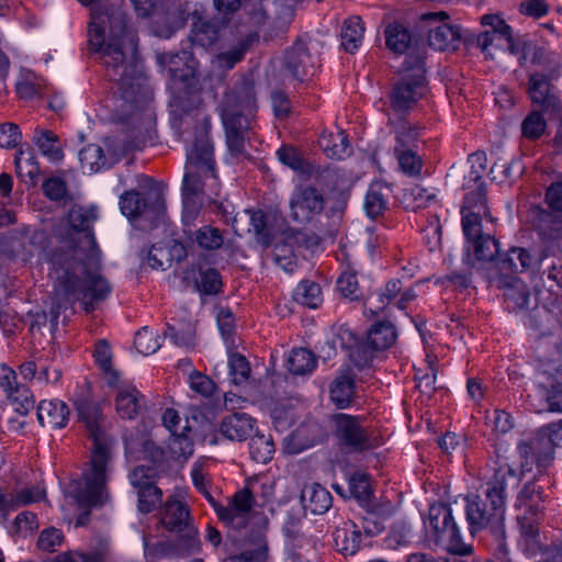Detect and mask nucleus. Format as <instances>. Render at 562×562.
<instances>
[{
  "instance_id": "1",
  "label": "nucleus",
  "mask_w": 562,
  "mask_h": 562,
  "mask_svg": "<svg viewBox=\"0 0 562 562\" xmlns=\"http://www.w3.org/2000/svg\"><path fill=\"white\" fill-rule=\"evenodd\" d=\"M89 43L100 54L111 79L119 81L125 101L138 102L146 97V79L136 60L137 37L127 29L122 12H93Z\"/></svg>"
},
{
  "instance_id": "2",
  "label": "nucleus",
  "mask_w": 562,
  "mask_h": 562,
  "mask_svg": "<svg viewBox=\"0 0 562 562\" xmlns=\"http://www.w3.org/2000/svg\"><path fill=\"white\" fill-rule=\"evenodd\" d=\"M79 419L85 424L92 439L89 469L83 473L82 482H72L66 492V501L85 509L76 526H85L90 517L89 508L102 505L109 498L106 483L110 479L113 461V440L104 431L100 405L87 400L77 403Z\"/></svg>"
},
{
  "instance_id": "3",
  "label": "nucleus",
  "mask_w": 562,
  "mask_h": 562,
  "mask_svg": "<svg viewBox=\"0 0 562 562\" xmlns=\"http://www.w3.org/2000/svg\"><path fill=\"white\" fill-rule=\"evenodd\" d=\"M472 165L465 178L464 188L469 192L464 196L462 213V232L465 238L462 261L472 271L491 282L492 271V236L484 231L483 221L492 222L487 205V184L482 181L486 169L485 153H474L469 157Z\"/></svg>"
},
{
  "instance_id": "4",
  "label": "nucleus",
  "mask_w": 562,
  "mask_h": 562,
  "mask_svg": "<svg viewBox=\"0 0 562 562\" xmlns=\"http://www.w3.org/2000/svg\"><path fill=\"white\" fill-rule=\"evenodd\" d=\"M214 509L220 520L228 528L238 531L248 529L251 537L248 541L239 540L228 535V539L240 552L231 554L226 562H265L267 558V546L260 532L266 522L263 514L255 508V498L248 488L236 492L227 505L216 504Z\"/></svg>"
},
{
  "instance_id": "5",
  "label": "nucleus",
  "mask_w": 562,
  "mask_h": 562,
  "mask_svg": "<svg viewBox=\"0 0 562 562\" xmlns=\"http://www.w3.org/2000/svg\"><path fill=\"white\" fill-rule=\"evenodd\" d=\"M56 274V295L67 302H80L83 310L90 313L106 300L112 291L110 282L99 272L100 251L97 262L86 265L79 256L70 257L69 262L52 263Z\"/></svg>"
},
{
  "instance_id": "6",
  "label": "nucleus",
  "mask_w": 562,
  "mask_h": 562,
  "mask_svg": "<svg viewBox=\"0 0 562 562\" xmlns=\"http://www.w3.org/2000/svg\"><path fill=\"white\" fill-rule=\"evenodd\" d=\"M202 154L192 151L182 182V222L190 226L196 220L202 202L200 195H205L211 202L217 204L215 198L220 194V182L215 172V161L210 158V149L202 144Z\"/></svg>"
},
{
  "instance_id": "7",
  "label": "nucleus",
  "mask_w": 562,
  "mask_h": 562,
  "mask_svg": "<svg viewBox=\"0 0 562 562\" xmlns=\"http://www.w3.org/2000/svg\"><path fill=\"white\" fill-rule=\"evenodd\" d=\"M200 105V95L188 91L173 95L169 103L172 130L187 143L191 142V134L193 136L192 145L187 148V164H189V155L192 151L202 154L203 143L210 149V158L214 159L213 145L209 136L211 124L201 112Z\"/></svg>"
},
{
  "instance_id": "8",
  "label": "nucleus",
  "mask_w": 562,
  "mask_h": 562,
  "mask_svg": "<svg viewBox=\"0 0 562 562\" xmlns=\"http://www.w3.org/2000/svg\"><path fill=\"white\" fill-rule=\"evenodd\" d=\"M94 217L91 211L75 205L68 212V229L60 235V244L52 255V263L69 262L70 257L79 256L86 265L97 262V243L90 225Z\"/></svg>"
},
{
  "instance_id": "9",
  "label": "nucleus",
  "mask_w": 562,
  "mask_h": 562,
  "mask_svg": "<svg viewBox=\"0 0 562 562\" xmlns=\"http://www.w3.org/2000/svg\"><path fill=\"white\" fill-rule=\"evenodd\" d=\"M161 524L179 536L175 540L158 543L156 549L159 557L184 558L200 550L199 532L190 520L186 504L176 499L168 501L161 513Z\"/></svg>"
},
{
  "instance_id": "10",
  "label": "nucleus",
  "mask_w": 562,
  "mask_h": 562,
  "mask_svg": "<svg viewBox=\"0 0 562 562\" xmlns=\"http://www.w3.org/2000/svg\"><path fill=\"white\" fill-rule=\"evenodd\" d=\"M255 111V99L248 92H245L243 97L234 92L226 93L223 99L221 117L225 128L227 148L234 156L245 153V142L249 139Z\"/></svg>"
},
{
  "instance_id": "11",
  "label": "nucleus",
  "mask_w": 562,
  "mask_h": 562,
  "mask_svg": "<svg viewBox=\"0 0 562 562\" xmlns=\"http://www.w3.org/2000/svg\"><path fill=\"white\" fill-rule=\"evenodd\" d=\"M405 75L394 87L390 100L395 114L411 110L426 93L424 60L419 55L409 54L404 61Z\"/></svg>"
},
{
  "instance_id": "12",
  "label": "nucleus",
  "mask_w": 562,
  "mask_h": 562,
  "mask_svg": "<svg viewBox=\"0 0 562 562\" xmlns=\"http://www.w3.org/2000/svg\"><path fill=\"white\" fill-rule=\"evenodd\" d=\"M337 337L344 348L350 349V358L358 364H367L374 350L391 347L396 339V331L390 322L375 323L370 328L366 344L359 345L356 335L347 327H340Z\"/></svg>"
},
{
  "instance_id": "13",
  "label": "nucleus",
  "mask_w": 562,
  "mask_h": 562,
  "mask_svg": "<svg viewBox=\"0 0 562 562\" xmlns=\"http://www.w3.org/2000/svg\"><path fill=\"white\" fill-rule=\"evenodd\" d=\"M425 527L432 541L443 546L448 552L456 555L471 553L472 548L463 542L450 506L441 503L431 505Z\"/></svg>"
},
{
  "instance_id": "14",
  "label": "nucleus",
  "mask_w": 562,
  "mask_h": 562,
  "mask_svg": "<svg viewBox=\"0 0 562 562\" xmlns=\"http://www.w3.org/2000/svg\"><path fill=\"white\" fill-rule=\"evenodd\" d=\"M333 422L338 443L348 451L361 452L380 445L379 438L359 417L340 413L333 417Z\"/></svg>"
},
{
  "instance_id": "15",
  "label": "nucleus",
  "mask_w": 562,
  "mask_h": 562,
  "mask_svg": "<svg viewBox=\"0 0 562 562\" xmlns=\"http://www.w3.org/2000/svg\"><path fill=\"white\" fill-rule=\"evenodd\" d=\"M494 517H498V525L494 527V543H497L499 553L504 557L507 553L506 544L504 542V510L502 509L507 497L506 487L508 484L513 486L517 484L518 479L515 470L507 463L498 464L497 470L494 473Z\"/></svg>"
},
{
  "instance_id": "16",
  "label": "nucleus",
  "mask_w": 562,
  "mask_h": 562,
  "mask_svg": "<svg viewBox=\"0 0 562 562\" xmlns=\"http://www.w3.org/2000/svg\"><path fill=\"white\" fill-rule=\"evenodd\" d=\"M518 448L520 456L525 459L521 464L522 471H530V465L535 463L539 472H542L552 463L557 447L541 427L529 440L521 442Z\"/></svg>"
},
{
  "instance_id": "17",
  "label": "nucleus",
  "mask_w": 562,
  "mask_h": 562,
  "mask_svg": "<svg viewBox=\"0 0 562 562\" xmlns=\"http://www.w3.org/2000/svg\"><path fill=\"white\" fill-rule=\"evenodd\" d=\"M325 206L321 191L311 186L297 187L290 199V216L297 223H308L319 215Z\"/></svg>"
},
{
  "instance_id": "18",
  "label": "nucleus",
  "mask_w": 562,
  "mask_h": 562,
  "mask_svg": "<svg viewBox=\"0 0 562 562\" xmlns=\"http://www.w3.org/2000/svg\"><path fill=\"white\" fill-rule=\"evenodd\" d=\"M549 375V384L539 386V396L529 395V405L536 413H562V363L552 370L544 371Z\"/></svg>"
},
{
  "instance_id": "19",
  "label": "nucleus",
  "mask_w": 562,
  "mask_h": 562,
  "mask_svg": "<svg viewBox=\"0 0 562 562\" xmlns=\"http://www.w3.org/2000/svg\"><path fill=\"white\" fill-rule=\"evenodd\" d=\"M302 235L300 232L285 231L280 236L273 248L274 262L288 273H293L297 268L299 250Z\"/></svg>"
},
{
  "instance_id": "20",
  "label": "nucleus",
  "mask_w": 562,
  "mask_h": 562,
  "mask_svg": "<svg viewBox=\"0 0 562 562\" xmlns=\"http://www.w3.org/2000/svg\"><path fill=\"white\" fill-rule=\"evenodd\" d=\"M315 61V58L302 42L295 43L284 56L285 68L299 80H303L304 77L313 74Z\"/></svg>"
},
{
  "instance_id": "21",
  "label": "nucleus",
  "mask_w": 562,
  "mask_h": 562,
  "mask_svg": "<svg viewBox=\"0 0 562 562\" xmlns=\"http://www.w3.org/2000/svg\"><path fill=\"white\" fill-rule=\"evenodd\" d=\"M543 501L542 488L536 482H529L519 492L516 507L525 508V519L537 522L543 515Z\"/></svg>"
},
{
  "instance_id": "22",
  "label": "nucleus",
  "mask_w": 562,
  "mask_h": 562,
  "mask_svg": "<svg viewBox=\"0 0 562 562\" xmlns=\"http://www.w3.org/2000/svg\"><path fill=\"white\" fill-rule=\"evenodd\" d=\"M37 419L43 427L60 429L69 419V408L60 400H44L37 406Z\"/></svg>"
},
{
  "instance_id": "23",
  "label": "nucleus",
  "mask_w": 562,
  "mask_h": 562,
  "mask_svg": "<svg viewBox=\"0 0 562 562\" xmlns=\"http://www.w3.org/2000/svg\"><path fill=\"white\" fill-rule=\"evenodd\" d=\"M525 40V36L515 35L512 26L503 19L494 15V41L498 50L519 57Z\"/></svg>"
},
{
  "instance_id": "24",
  "label": "nucleus",
  "mask_w": 562,
  "mask_h": 562,
  "mask_svg": "<svg viewBox=\"0 0 562 562\" xmlns=\"http://www.w3.org/2000/svg\"><path fill=\"white\" fill-rule=\"evenodd\" d=\"M255 423V419L245 413H234L223 419L220 431L229 440L244 441L251 437Z\"/></svg>"
},
{
  "instance_id": "25",
  "label": "nucleus",
  "mask_w": 562,
  "mask_h": 562,
  "mask_svg": "<svg viewBox=\"0 0 562 562\" xmlns=\"http://www.w3.org/2000/svg\"><path fill=\"white\" fill-rule=\"evenodd\" d=\"M550 83L546 75L533 74L529 78V95L533 103H538L544 111H555L562 106L560 101L550 93Z\"/></svg>"
},
{
  "instance_id": "26",
  "label": "nucleus",
  "mask_w": 562,
  "mask_h": 562,
  "mask_svg": "<svg viewBox=\"0 0 562 562\" xmlns=\"http://www.w3.org/2000/svg\"><path fill=\"white\" fill-rule=\"evenodd\" d=\"M116 412L124 419H134L144 404V396L132 385L121 386L116 394Z\"/></svg>"
},
{
  "instance_id": "27",
  "label": "nucleus",
  "mask_w": 562,
  "mask_h": 562,
  "mask_svg": "<svg viewBox=\"0 0 562 562\" xmlns=\"http://www.w3.org/2000/svg\"><path fill=\"white\" fill-rule=\"evenodd\" d=\"M462 38L460 27L440 23L429 30L428 42L436 50L456 49Z\"/></svg>"
},
{
  "instance_id": "28",
  "label": "nucleus",
  "mask_w": 562,
  "mask_h": 562,
  "mask_svg": "<svg viewBox=\"0 0 562 562\" xmlns=\"http://www.w3.org/2000/svg\"><path fill=\"white\" fill-rule=\"evenodd\" d=\"M330 400L340 409L347 408L353 400L355 379L351 372H341L330 385Z\"/></svg>"
},
{
  "instance_id": "29",
  "label": "nucleus",
  "mask_w": 562,
  "mask_h": 562,
  "mask_svg": "<svg viewBox=\"0 0 562 562\" xmlns=\"http://www.w3.org/2000/svg\"><path fill=\"white\" fill-rule=\"evenodd\" d=\"M302 502L306 509L313 514L322 515L330 508L333 497L325 487L314 483L303 488Z\"/></svg>"
},
{
  "instance_id": "30",
  "label": "nucleus",
  "mask_w": 562,
  "mask_h": 562,
  "mask_svg": "<svg viewBox=\"0 0 562 562\" xmlns=\"http://www.w3.org/2000/svg\"><path fill=\"white\" fill-rule=\"evenodd\" d=\"M318 143L329 158L341 159L351 153L348 136L344 131L337 133L324 132Z\"/></svg>"
},
{
  "instance_id": "31",
  "label": "nucleus",
  "mask_w": 562,
  "mask_h": 562,
  "mask_svg": "<svg viewBox=\"0 0 562 562\" xmlns=\"http://www.w3.org/2000/svg\"><path fill=\"white\" fill-rule=\"evenodd\" d=\"M364 33V26L359 16L346 20L341 27V45L348 53H355L360 46Z\"/></svg>"
},
{
  "instance_id": "32",
  "label": "nucleus",
  "mask_w": 562,
  "mask_h": 562,
  "mask_svg": "<svg viewBox=\"0 0 562 562\" xmlns=\"http://www.w3.org/2000/svg\"><path fill=\"white\" fill-rule=\"evenodd\" d=\"M79 160L85 172H99L111 164L104 156L103 149L97 144H89L79 153Z\"/></svg>"
},
{
  "instance_id": "33",
  "label": "nucleus",
  "mask_w": 562,
  "mask_h": 562,
  "mask_svg": "<svg viewBox=\"0 0 562 562\" xmlns=\"http://www.w3.org/2000/svg\"><path fill=\"white\" fill-rule=\"evenodd\" d=\"M504 297L510 311L522 310L528 306L530 294L527 285L519 279H513L505 286Z\"/></svg>"
},
{
  "instance_id": "34",
  "label": "nucleus",
  "mask_w": 562,
  "mask_h": 562,
  "mask_svg": "<svg viewBox=\"0 0 562 562\" xmlns=\"http://www.w3.org/2000/svg\"><path fill=\"white\" fill-rule=\"evenodd\" d=\"M467 519L470 525L471 533L485 528L490 522V516L486 513L485 504L475 496L473 498H467Z\"/></svg>"
},
{
  "instance_id": "35",
  "label": "nucleus",
  "mask_w": 562,
  "mask_h": 562,
  "mask_svg": "<svg viewBox=\"0 0 562 562\" xmlns=\"http://www.w3.org/2000/svg\"><path fill=\"white\" fill-rule=\"evenodd\" d=\"M278 159L284 166L293 171L310 177L313 173V167L304 161L299 151L291 146H282L277 150Z\"/></svg>"
},
{
  "instance_id": "36",
  "label": "nucleus",
  "mask_w": 562,
  "mask_h": 562,
  "mask_svg": "<svg viewBox=\"0 0 562 562\" xmlns=\"http://www.w3.org/2000/svg\"><path fill=\"white\" fill-rule=\"evenodd\" d=\"M293 297L295 302L307 306L310 308H316L322 303V291L321 286L313 281H302L296 286Z\"/></svg>"
},
{
  "instance_id": "37",
  "label": "nucleus",
  "mask_w": 562,
  "mask_h": 562,
  "mask_svg": "<svg viewBox=\"0 0 562 562\" xmlns=\"http://www.w3.org/2000/svg\"><path fill=\"white\" fill-rule=\"evenodd\" d=\"M34 142L41 153L52 161H60L64 158L61 148L58 146L57 136L50 131H37Z\"/></svg>"
},
{
  "instance_id": "38",
  "label": "nucleus",
  "mask_w": 562,
  "mask_h": 562,
  "mask_svg": "<svg viewBox=\"0 0 562 562\" xmlns=\"http://www.w3.org/2000/svg\"><path fill=\"white\" fill-rule=\"evenodd\" d=\"M258 40L257 32H251L246 35V37L239 42L235 47L232 49L222 53L217 56V61L221 67L224 68H233L237 63H239L248 47Z\"/></svg>"
},
{
  "instance_id": "39",
  "label": "nucleus",
  "mask_w": 562,
  "mask_h": 562,
  "mask_svg": "<svg viewBox=\"0 0 562 562\" xmlns=\"http://www.w3.org/2000/svg\"><path fill=\"white\" fill-rule=\"evenodd\" d=\"M316 360L314 355L305 349L299 348L292 350L288 359V368L293 374L302 375L314 370Z\"/></svg>"
},
{
  "instance_id": "40",
  "label": "nucleus",
  "mask_w": 562,
  "mask_h": 562,
  "mask_svg": "<svg viewBox=\"0 0 562 562\" xmlns=\"http://www.w3.org/2000/svg\"><path fill=\"white\" fill-rule=\"evenodd\" d=\"M335 540L345 554H355L360 548L361 531L355 524H350V527L346 525L336 531Z\"/></svg>"
},
{
  "instance_id": "41",
  "label": "nucleus",
  "mask_w": 562,
  "mask_h": 562,
  "mask_svg": "<svg viewBox=\"0 0 562 562\" xmlns=\"http://www.w3.org/2000/svg\"><path fill=\"white\" fill-rule=\"evenodd\" d=\"M387 48L395 54H403L411 43V34L401 24H390L385 30Z\"/></svg>"
},
{
  "instance_id": "42",
  "label": "nucleus",
  "mask_w": 562,
  "mask_h": 562,
  "mask_svg": "<svg viewBox=\"0 0 562 562\" xmlns=\"http://www.w3.org/2000/svg\"><path fill=\"white\" fill-rule=\"evenodd\" d=\"M93 357L97 364L104 372L108 383L115 384L119 380V372L112 368V352L105 340H99L95 345Z\"/></svg>"
},
{
  "instance_id": "43",
  "label": "nucleus",
  "mask_w": 562,
  "mask_h": 562,
  "mask_svg": "<svg viewBox=\"0 0 562 562\" xmlns=\"http://www.w3.org/2000/svg\"><path fill=\"white\" fill-rule=\"evenodd\" d=\"M190 238L195 241L200 248L206 250L218 249L224 243L222 232L210 225H204L196 229Z\"/></svg>"
},
{
  "instance_id": "44",
  "label": "nucleus",
  "mask_w": 562,
  "mask_h": 562,
  "mask_svg": "<svg viewBox=\"0 0 562 562\" xmlns=\"http://www.w3.org/2000/svg\"><path fill=\"white\" fill-rule=\"evenodd\" d=\"M14 162L16 175L23 181H33L40 175V166L31 151L20 150Z\"/></svg>"
},
{
  "instance_id": "45",
  "label": "nucleus",
  "mask_w": 562,
  "mask_h": 562,
  "mask_svg": "<svg viewBox=\"0 0 562 562\" xmlns=\"http://www.w3.org/2000/svg\"><path fill=\"white\" fill-rule=\"evenodd\" d=\"M394 153L397 158L401 170L409 176L416 177L420 173L423 162L419 156L413 150V148H401L394 147Z\"/></svg>"
},
{
  "instance_id": "46",
  "label": "nucleus",
  "mask_w": 562,
  "mask_h": 562,
  "mask_svg": "<svg viewBox=\"0 0 562 562\" xmlns=\"http://www.w3.org/2000/svg\"><path fill=\"white\" fill-rule=\"evenodd\" d=\"M553 53L549 52L544 46H539L530 41L525 40L521 54L518 57V63L524 66L528 58L536 65H547L552 60Z\"/></svg>"
},
{
  "instance_id": "47",
  "label": "nucleus",
  "mask_w": 562,
  "mask_h": 562,
  "mask_svg": "<svg viewBox=\"0 0 562 562\" xmlns=\"http://www.w3.org/2000/svg\"><path fill=\"white\" fill-rule=\"evenodd\" d=\"M120 209L123 215L134 220L145 212L146 202L138 192L126 191L120 196Z\"/></svg>"
},
{
  "instance_id": "48",
  "label": "nucleus",
  "mask_w": 562,
  "mask_h": 562,
  "mask_svg": "<svg viewBox=\"0 0 562 562\" xmlns=\"http://www.w3.org/2000/svg\"><path fill=\"white\" fill-rule=\"evenodd\" d=\"M251 458L258 463H267L274 453V443L270 437L257 435L249 442Z\"/></svg>"
},
{
  "instance_id": "49",
  "label": "nucleus",
  "mask_w": 562,
  "mask_h": 562,
  "mask_svg": "<svg viewBox=\"0 0 562 562\" xmlns=\"http://www.w3.org/2000/svg\"><path fill=\"white\" fill-rule=\"evenodd\" d=\"M419 127L408 121L400 120L394 124L396 145L394 147L413 148L419 137Z\"/></svg>"
},
{
  "instance_id": "50",
  "label": "nucleus",
  "mask_w": 562,
  "mask_h": 562,
  "mask_svg": "<svg viewBox=\"0 0 562 562\" xmlns=\"http://www.w3.org/2000/svg\"><path fill=\"white\" fill-rule=\"evenodd\" d=\"M5 398L10 402L13 409L21 415L27 414L34 406L33 395L24 385L16 384Z\"/></svg>"
},
{
  "instance_id": "51",
  "label": "nucleus",
  "mask_w": 562,
  "mask_h": 562,
  "mask_svg": "<svg viewBox=\"0 0 562 562\" xmlns=\"http://www.w3.org/2000/svg\"><path fill=\"white\" fill-rule=\"evenodd\" d=\"M218 37L217 27L209 21H198L194 23L191 40L194 45L207 47L215 43Z\"/></svg>"
},
{
  "instance_id": "52",
  "label": "nucleus",
  "mask_w": 562,
  "mask_h": 562,
  "mask_svg": "<svg viewBox=\"0 0 562 562\" xmlns=\"http://www.w3.org/2000/svg\"><path fill=\"white\" fill-rule=\"evenodd\" d=\"M45 491L40 486L23 487L10 494V512L41 501Z\"/></svg>"
},
{
  "instance_id": "53",
  "label": "nucleus",
  "mask_w": 562,
  "mask_h": 562,
  "mask_svg": "<svg viewBox=\"0 0 562 562\" xmlns=\"http://www.w3.org/2000/svg\"><path fill=\"white\" fill-rule=\"evenodd\" d=\"M134 346L137 351L144 356L155 353L161 346L160 337L147 327L142 328L137 331Z\"/></svg>"
},
{
  "instance_id": "54",
  "label": "nucleus",
  "mask_w": 562,
  "mask_h": 562,
  "mask_svg": "<svg viewBox=\"0 0 562 562\" xmlns=\"http://www.w3.org/2000/svg\"><path fill=\"white\" fill-rule=\"evenodd\" d=\"M248 215L250 226L257 238V241L263 246H268L271 243V235L267 227L266 215L262 211H246Z\"/></svg>"
},
{
  "instance_id": "55",
  "label": "nucleus",
  "mask_w": 562,
  "mask_h": 562,
  "mask_svg": "<svg viewBox=\"0 0 562 562\" xmlns=\"http://www.w3.org/2000/svg\"><path fill=\"white\" fill-rule=\"evenodd\" d=\"M229 375L234 384L245 383L250 374V366L247 359L239 353H232L228 358Z\"/></svg>"
},
{
  "instance_id": "56",
  "label": "nucleus",
  "mask_w": 562,
  "mask_h": 562,
  "mask_svg": "<svg viewBox=\"0 0 562 562\" xmlns=\"http://www.w3.org/2000/svg\"><path fill=\"white\" fill-rule=\"evenodd\" d=\"M165 336L169 337L176 346L183 348H192L194 346L195 334L191 324H186L181 328H176V326L168 324Z\"/></svg>"
},
{
  "instance_id": "57",
  "label": "nucleus",
  "mask_w": 562,
  "mask_h": 562,
  "mask_svg": "<svg viewBox=\"0 0 562 562\" xmlns=\"http://www.w3.org/2000/svg\"><path fill=\"white\" fill-rule=\"evenodd\" d=\"M508 265L509 269L514 272L524 271L531 263V256L521 248H513L507 257V259L501 260L494 256V266L495 265Z\"/></svg>"
},
{
  "instance_id": "58",
  "label": "nucleus",
  "mask_w": 562,
  "mask_h": 562,
  "mask_svg": "<svg viewBox=\"0 0 562 562\" xmlns=\"http://www.w3.org/2000/svg\"><path fill=\"white\" fill-rule=\"evenodd\" d=\"M546 121L542 115L533 111L521 123L522 135L528 139H538L546 131Z\"/></svg>"
},
{
  "instance_id": "59",
  "label": "nucleus",
  "mask_w": 562,
  "mask_h": 562,
  "mask_svg": "<svg viewBox=\"0 0 562 562\" xmlns=\"http://www.w3.org/2000/svg\"><path fill=\"white\" fill-rule=\"evenodd\" d=\"M138 509L142 513H150L161 502L162 492L153 484L138 491Z\"/></svg>"
},
{
  "instance_id": "60",
  "label": "nucleus",
  "mask_w": 562,
  "mask_h": 562,
  "mask_svg": "<svg viewBox=\"0 0 562 562\" xmlns=\"http://www.w3.org/2000/svg\"><path fill=\"white\" fill-rule=\"evenodd\" d=\"M199 291L205 294H215L222 286V280L218 271L213 268H209L200 272V278L196 281Z\"/></svg>"
},
{
  "instance_id": "61",
  "label": "nucleus",
  "mask_w": 562,
  "mask_h": 562,
  "mask_svg": "<svg viewBox=\"0 0 562 562\" xmlns=\"http://www.w3.org/2000/svg\"><path fill=\"white\" fill-rule=\"evenodd\" d=\"M338 291L347 299L358 300L361 291L355 272L345 271L337 280Z\"/></svg>"
},
{
  "instance_id": "62",
  "label": "nucleus",
  "mask_w": 562,
  "mask_h": 562,
  "mask_svg": "<svg viewBox=\"0 0 562 562\" xmlns=\"http://www.w3.org/2000/svg\"><path fill=\"white\" fill-rule=\"evenodd\" d=\"M169 449L175 457L187 460L193 454V442L183 431H181L171 436Z\"/></svg>"
},
{
  "instance_id": "63",
  "label": "nucleus",
  "mask_w": 562,
  "mask_h": 562,
  "mask_svg": "<svg viewBox=\"0 0 562 562\" xmlns=\"http://www.w3.org/2000/svg\"><path fill=\"white\" fill-rule=\"evenodd\" d=\"M406 200H412V207L423 209L428 206L436 199V192L434 189L423 188L420 186H415L406 193Z\"/></svg>"
},
{
  "instance_id": "64",
  "label": "nucleus",
  "mask_w": 562,
  "mask_h": 562,
  "mask_svg": "<svg viewBox=\"0 0 562 562\" xmlns=\"http://www.w3.org/2000/svg\"><path fill=\"white\" fill-rule=\"evenodd\" d=\"M22 138L20 128L14 123H4L0 125V147L15 148Z\"/></svg>"
}]
</instances>
